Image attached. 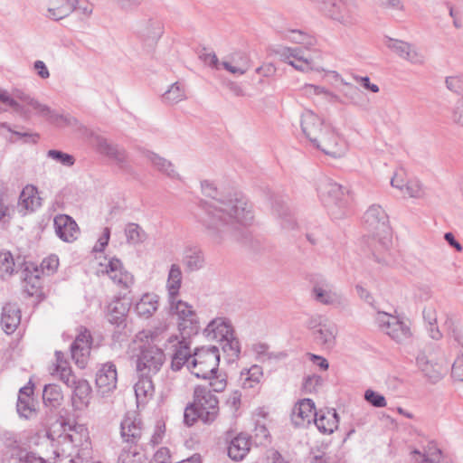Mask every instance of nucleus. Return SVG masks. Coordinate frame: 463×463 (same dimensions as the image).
<instances>
[{
	"label": "nucleus",
	"mask_w": 463,
	"mask_h": 463,
	"mask_svg": "<svg viewBox=\"0 0 463 463\" xmlns=\"http://www.w3.org/2000/svg\"><path fill=\"white\" fill-rule=\"evenodd\" d=\"M202 188L205 195L212 197L201 203L198 217L207 235L217 243L227 239H242L245 236L242 228L253 221L252 207L247 199L239 194L217 199L215 188L208 181L202 183Z\"/></svg>",
	"instance_id": "nucleus-1"
},
{
	"label": "nucleus",
	"mask_w": 463,
	"mask_h": 463,
	"mask_svg": "<svg viewBox=\"0 0 463 463\" xmlns=\"http://www.w3.org/2000/svg\"><path fill=\"white\" fill-rule=\"evenodd\" d=\"M62 443L61 460H68L69 463H89L92 458V448L90 440L89 431L82 424H64L63 434L60 436Z\"/></svg>",
	"instance_id": "nucleus-2"
},
{
	"label": "nucleus",
	"mask_w": 463,
	"mask_h": 463,
	"mask_svg": "<svg viewBox=\"0 0 463 463\" xmlns=\"http://www.w3.org/2000/svg\"><path fill=\"white\" fill-rule=\"evenodd\" d=\"M220 362L219 349L214 346L197 348L193 354L188 369L197 378L208 379L213 392H221L227 385L225 375L217 374Z\"/></svg>",
	"instance_id": "nucleus-3"
},
{
	"label": "nucleus",
	"mask_w": 463,
	"mask_h": 463,
	"mask_svg": "<svg viewBox=\"0 0 463 463\" xmlns=\"http://www.w3.org/2000/svg\"><path fill=\"white\" fill-rule=\"evenodd\" d=\"M206 386L197 385L194 390L193 402L184 412V422L193 426L197 420L204 424H212L219 415V400Z\"/></svg>",
	"instance_id": "nucleus-4"
},
{
	"label": "nucleus",
	"mask_w": 463,
	"mask_h": 463,
	"mask_svg": "<svg viewBox=\"0 0 463 463\" xmlns=\"http://www.w3.org/2000/svg\"><path fill=\"white\" fill-rule=\"evenodd\" d=\"M130 354L135 360L139 376H153L162 368L165 357L163 350L156 344L146 339L144 334H137L130 345Z\"/></svg>",
	"instance_id": "nucleus-5"
},
{
	"label": "nucleus",
	"mask_w": 463,
	"mask_h": 463,
	"mask_svg": "<svg viewBox=\"0 0 463 463\" xmlns=\"http://www.w3.org/2000/svg\"><path fill=\"white\" fill-rule=\"evenodd\" d=\"M364 223L375 241L373 248L375 260L385 263V258L380 254L387 250L392 244L389 217L385 210L379 204L371 205L364 214Z\"/></svg>",
	"instance_id": "nucleus-6"
},
{
	"label": "nucleus",
	"mask_w": 463,
	"mask_h": 463,
	"mask_svg": "<svg viewBox=\"0 0 463 463\" xmlns=\"http://www.w3.org/2000/svg\"><path fill=\"white\" fill-rule=\"evenodd\" d=\"M0 101L7 104L14 112L24 117H27L30 112L29 109H26V106H28L36 110L40 116L44 117L52 123L60 124L64 122L65 124H69L67 118L56 113L47 105L40 103L35 99L20 90L15 91L14 98H12L5 90H0Z\"/></svg>",
	"instance_id": "nucleus-7"
},
{
	"label": "nucleus",
	"mask_w": 463,
	"mask_h": 463,
	"mask_svg": "<svg viewBox=\"0 0 463 463\" xmlns=\"http://www.w3.org/2000/svg\"><path fill=\"white\" fill-rule=\"evenodd\" d=\"M317 192L321 201L333 219L340 220L347 216L348 202L344 188L328 178L320 180Z\"/></svg>",
	"instance_id": "nucleus-8"
},
{
	"label": "nucleus",
	"mask_w": 463,
	"mask_h": 463,
	"mask_svg": "<svg viewBox=\"0 0 463 463\" xmlns=\"http://www.w3.org/2000/svg\"><path fill=\"white\" fill-rule=\"evenodd\" d=\"M168 301L171 311L178 317V328L182 335L187 336L196 335L199 332L200 324L193 307L187 302L177 300V298H168Z\"/></svg>",
	"instance_id": "nucleus-9"
},
{
	"label": "nucleus",
	"mask_w": 463,
	"mask_h": 463,
	"mask_svg": "<svg viewBox=\"0 0 463 463\" xmlns=\"http://www.w3.org/2000/svg\"><path fill=\"white\" fill-rule=\"evenodd\" d=\"M375 319L379 327L398 343L405 342L411 336L410 326L397 317L379 312Z\"/></svg>",
	"instance_id": "nucleus-10"
},
{
	"label": "nucleus",
	"mask_w": 463,
	"mask_h": 463,
	"mask_svg": "<svg viewBox=\"0 0 463 463\" xmlns=\"http://www.w3.org/2000/svg\"><path fill=\"white\" fill-rule=\"evenodd\" d=\"M416 365L431 383L441 380L447 372V363L443 356L438 357L432 353H420L416 357Z\"/></svg>",
	"instance_id": "nucleus-11"
},
{
	"label": "nucleus",
	"mask_w": 463,
	"mask_h": 463,
	"mask_svg": "<svg viewBox=\"0 0 463 463\" xmlns=\"http://www.w3.org/2000/svg\"><path fill=\"white\" fill-rule=\"evenodd\" d=\"M94 145L97 151L109 159L118 168L125 172L130 170L128 155L123 147L101 136L95 137Z\"/></svg>",
	"instance_id": "nucleus-12"
},
{
	"label": "nucleus",
	"mask_w": 463,
	"mask_h": 463,
	"mask_svg": "<svg viewBox=\"0 0 463 463\" xmlns=\"http://www.w3.org/2000/svg\"><path fill=\"white\" fill-rule=\"evenodd\" d=\"M133 32L144 44L154 46L164 33V25L156 18H143L136 23Z\"/></svg>",
	"instance_id": "nucleus-13"
},
{
	"label": "nucleus",
	"mask_w": 463,
	"mask_h": 463,
	"mask_svg": "<svg viewBox=\"0 0 463 463\" xmlns=\"http://www.w3.org/2000/svg\"><path fill=\"white\" fill-rule=\"evenodd\" d=\"M312 146L327 156L341 157L345 155L346 146L342 138L329 126L326 127L323 133L317 138Z\"/></svg>",
	"instance_id": "nucleus-14"
},
{
	"label": "nucleus",
	"mask_w": 463,
	"mask_h": 463,
	"mask_svg": "<svg viewBox=\"0 0 463 463\" xmlns=\"http://www.w3.org/2000/svg\"><path fill=\"white\" fill-rule=\"evenodd\" d=\"M91 343L90 332L87 328L80 327L71 346V357L80 368H85L88 364Z\"/></svg>",
	"instance_id": "nucleus-15"
},
{
	"label": "nucleus",
	"mask_w": 463,
	"mask_h": 463,
	"mask_svg": "<svg viewBox=\"0 0 463 463\" xmlns=\"http://www.w3.org/2000/svg\"><path fill=\"white\" fill-rule=\"evenodd\" d=\"M311 296L317 303L325 306H339L343 303L342 295L335 291L332 284L326 279L314 283Z\"/></svg>",
	"instance_id": "nucleus-16"
},
{
	"label": "nucleus",
	"mask_w": 463,
	"mask_h": 463,
	"mask_svg": "<svg viewBox=\"0 0 463 463\" xmlns=\"http://www.w3.org/2000/svg\"><path fill=\"white\" fill-rule=\"evenodd\" d=\"M118 374L115 364L106 363L96 373V386L101 396H107L117 387Z\"/></svg>",
	"instance_id": "nucleus-17"
},
{
	"label": "nucleus",
	"mask_w": 463,
	"mask_h": 463,
	"mask_svg": "<svg viewBox=\"0 0 463 463\" xmlns=\"http://www.w3.org/2000/svg\"><path fill=\"white\" fill-rule=\"evenodd\" d=\"M384 44L400 58L404 59L411 63L422 64L424 62V56L409 43L387 37L384 41Z\"/></svg>",
	"instance_id": "nucleus-18"
},
{
	"label": "nucleus",
	"mask_w": 463,
	"mask_h": 463,
	"mask_svg": "<svg viewBox=\"0 0 463 463\" xmlns=\"http://www.w3.org/2000/svg\"><path fill=\"white\" fill-rule=\"evenodd\" d=\"M300 126L303 134L311 145L315 141H317V138L319 137L326 127L324 125L323 119L309 109H306L302 112Z\"/></svg>",
	"instance_id": "nucleus-19"
},
{
	"label": "nucleus",
	"mask_w": 463,
	"mask_h": 463,
	"mask_svg": "<svg viewBox=\"0 0 463 463\" xmlns=\"http://www.w3.org/2000/svg\"><path fill=\"white\" fill-rule=\"evenodd\" d=\"M273 52L298 71H305L309 67L308 58L304 56L300 48L279 45L273 49Z\"/></svg>",
	"instance_id": "nucleus-20"
},
{
	"label": "nucleus",
	"mask_w": 463,
	"mask_h": 463,
	"mask_svg": "<svg viewBox=\"0 0 463 463\" xmlns=\"http://www.w3.org/2000/svg\"><path fill=\"white\" fill-rule=\"evenodd\" d=\"M167 342L175 348L171 362L172 370L179 371L184 364L188 367L193 355L187 343L184 340L180 341L177 335L169 336Z\"/></svg>",
	"instance_id": "nucleus-21"
},
{
	"label": "nucleus",
	"mask_w": 463,
	"mask_h": 463,
	"mask_svg": "<svg viewBox=\"0 0 463 463\" xmlns=\"http://www.w3.org/2000/svg\"><path fill=\"white\" fill-rule=\"evenodd\" d=\"M57 236L66 242L75 241L80 233L76 222L69 215L59 214L53 220Z\"/></svg>",
	"instance_id": "nucleus-22"
},
{
	"label": "nucleus",
	"mask_w": 463,
	"mask_h": 463,
	"mask_svg": "<svg viewBox=\"0 0 463 463\" xmlns=\"http://www.w3.org/2000/svg\"><path fill=\"white\" fill-rule=\"evenodd\" d=\"M317 416L315 403L310 399H303L293 408L291 420L295 426H305L310 424Z\"/></svg>",
	"instance_id": "nucleus-23"
},
{
	"label": "nucleus",
	"mask_w": 463,
	"mask_h": 463,
	"mask_svg": "<svg viewBox=\"0 0 463 463\" xmlns=\"http://www.w3.org/2000/svg\"><path fill=\"white\" fill-rule=\"evenodd\" d=\"M5 443L6 446L10 448V455L5 457L2 460V463H45L42 458L21 448L16 440L8 439Z\"/></svg>",
	"instance_id": "nucleus-24"
},
{
	"label": "nucleus",
	"mask_w": 463,
	"mask_h": 463,
	"mask_svg": "<svg viewBox=\"0 0 463 463\" xmlns=\"http://www.w3.org/2000/svg\"><path fill=\"white\" fill-rule=\"evenodd\" d=\"M120 430L121 437L126 442L136 444L141 439L143 425L135 413H128L121 421Z\"/></svg>",
	"instance_id": "nucleus-25"
},
{
	"label": "nucleus",
	"mask_w": 463,
	"mask_h": 463,
	"mask_svg": "<svg viewBox=\"0 0 463 463\" xmlns=\"http://www.w3.org/2000/svg\"><path fill=\"white\" fill-rule=\"evenodd\" d=\"M234 329L230 320L225 317L213 319L205 327L204 334L207 337L222 342L233 335Z\"/></svg>",
	"instance_id": "nucleus-26"
},
{
	"label": "nucleus",
	"mask_w": 463,
	"mask_h": 463,
	"mask_svg": "<svg viewBox=\"0 0 463 463\" xmlns=\"http://www.w3.org/2000/svg\"><path fill=\"white\" fill-rule=\"evenodd\" d=\"M318 326L319 328L314 332L315 341L325 348H333L338 333L337 326L326 319L319 322Z\"/></svg>",
	"instance_id": "nucleus-27"
},
{
	"label": "nucleus",
	"mask_w": 463,
	"mask_h": 463,
	"mask_svg": "<svg viewBox=\"0 0 463 463\" xmlns=\"http://www.w3.org/2000/svg\"><path fill=\"white\" fill-rule=\"evenodd\" d=\"M251 439L248 434L240 433L229 443L228 456L234 461L242 460L250 452Z\"/></svg>",
	"instance_id": "nucleus-28"
},
{
	"label": "nucleus",
	"mask_w": 463,
	"mask_h": 463,
	"mask_svg": "<svg viewBox=\"0 0 463 463\" xmlns=\"http://www.w3.org/2000/svg\"><path fill=\"white\" fill-rule=\"evenodd\" d=\"M75 3V0H48L45 16L54 21L61 20L74 11Z\"/></svg>",
	"instance_id": "nucleus-29"
},
{
	"label": "nucleus",
	"mask_w": 463,
	"mask_h": 463,
	"mask_svg": "<svg viewBox=\"0 0 463 463\" xmlns=\"http://www.w3.org/2000/svg\"><path fill=\"white\" fill-rule=\"evenodd\" d=\"M105 271L115 284L120 285L125 288L133 283V276L124 270L122 263L118 259H111L106 265Z\"/></svg>",
	"instance_id": "nucleus-30"
},
{
	"label": "nucleus",
	"mask_w": 463,
	"mask_h": 463,
	"mask_svg": "<svg viewBox=\"0 0 463 463\" xmlns=\"http://www.w3.org/2000/svg\"><path fill=\"white\" fill-rule=\"evenodd\" d=\"M21 321V310L15 303H6L3 307L1 324L6 334L15 331Z\"/></svg>",
	"instance_id": "nucleus-31"
},
{
	"label": "nucleus",
	"mask_w": 463,
	"mask_h": 463,
	"mask_svg": "<svg viewBox=\"0 0 463 463\" xmlns=\"http://www.w3.org/2000/svg\"><path fill=\"white\" fill-rule=\"evenodd\" d=\"M42 199L38 195V190L34 185H26L19 196L18 206L24 214L27 212H34L42 205Z\"/></svg>",
	"instance_id": "nucleus-32"
},
{
	"label": "nucleus",
	"mask_w": 463,
	"mask_h": 463,
	"mask_svg": "<svg viewBox=\"0 0 463 463\" xmlns=\"http://www.w3.org/2000/svg\"><path fill=\"white\" fill-rule=\"evenodd\" d=\"M272 207L273 213L279 220L282 229L285 231H293L298 228V222L294 215L282 200L276 199Z\"/></svg>",
	"instance_id": "nucleus-33"
},
{
	"label": "nucleus",
	"mask_w": 463,
	"mask_h": 463,
	"mask_svg": "<svg viewBox=\"0 0 463 463\" xmlns=\"http://www.w3.org/2000/svg\"><path fill=\"white\" fill-rule=\"evenodd\" d=\"M32 394V386H24L19 391L16 409L19 415L25 419H30L35 414L34 402Z\"/></svg>",
	"instance_id": "nucleus-34"
},
{
	"label": "nucleus",
	"mask_w": 463,
	"mask_h": 463,
	"mask_svg": "<svg viewBox=\"0 0 463 463\" xmlns=\"http://www.w3.org/2000/svg\"><path fill=\"white\" fill-rule=\"evenodd\" d=\"M73 388L72 404L75 409L82 410L86 408L90 401L91 387L88 381L78 380Z\"/></svg>",
	"instance_id": "nucleus-35"
},
{
	"label": "nucleus",
	"mask_w": 463,
	"mask_h": 463,
	"mask_svg": "<svg viewBox=\"0 0 463 463\" xmlns=\"http://www.w3.org/2000/svg\"><path fill=\"white\" fill-rule=\"evenodd\" d=\"M146 156L152 165L163 175L173 180L181 179L180 175L171 161L152 152H149Z\"/></svg>",
	"instance_id": "nucleus-36"
},
{
	"label": "nucleus",
	"mask_w": 463,
	"mask_h": 463,
	"mask_svg": "<svg viewBox=\"0 0 463 463\" xmlns=\"http://www.w3.org/2000/svg\"><path fill=\"white\" fill-rule=\"evenodd\" d=\"M183 262L188 271H195L204 265V257L200 248L186 247L184 250Z\"/></svg>",
	"instance_id": "nucleus-37"
},
{
	"label": "nucleus",
	"mask_w": 463,
	"mask_h": 463,
	"mask_svg": "<svg viewBox=\"0 0 463 463\" xmlns=\"http://www.w3.org/2000/svg\"><path fill=\"white\" fill-rule=\"evenodd\" d=\"M449 335L462 347L452 364L451 375L455 380L463 382V334L459 328L454 327Z\"/></svg>",
	"instance_id": "nucleus-38"
},
{
	"label": "nucleus",
	"mask_w": 463,
	"mask_h": 463,
	"mask_svg": "<svg viewBox=\"0 0 463 463\" xmlns=\"http://www.w3.org/2000/svg\"><path fill=\"white\" fill-rule=\"evenodd\" d=\"M152 376H140L139 380L134 386L137 403L144 405L148 399L153 396L154 384L151 380Z\"/></svg>",
	"instance_id": "nucleus-39"
},
{
	"label": "nucleus",
	"mask_w": 463,
	"mask_h": 463,
	"mask_svg": "<svg viewBox=\"0 0 463 463\" xmlns=\"http://www.w3.org/2000/svg\"><path fill=\"white\" fill-rule=\"evenodd\" d=\"M158 307V297L155 294H145L136 304L135 310L139 317H149Z\"/></svg>",
	"instance_id": "nucleus-40"
},
{
	"label": "nucleus",
	"mask_w": 463,
	"mask_h": 463,
	"mask_svg": "<svg viewBox=\"0 0 463 463\" xmlns=\"http://www.w3.org/2000/svg\"><path fill=\"white\" fill-rule=\"evenodd\" d=\"M182 270L177 264H172L168 272L166 288L168 298H177L182 284Z\"/></svg>",
	"instance_id": "nucleus-41"
},
{
	"label": "nucleus",
	"mask_w": 463,
	"mask_h": 463,
	"mask_svg": "<svg viewBox=\"0 0 463 463\" xmlns=\"http://www.w3.org/2000/svg\"><path fill=\"white\" fill-rule=\"evenodd\" d=\"M313 421L322 433L331 434L337 429L339 420L337 413L334 411L332 413L328 411L327 415L317 413Z\"/></svg>",
	"instance_id": "nucleus-42"
},
{
	"label": "nucleus",
	"mask_w": 463,
	"mask_h": 463,
	"mask_svg": "<svg viewBox=\"0 0 463 463\" xmlns=\"http://www.w3.org/2000/svg\"><path fill=\"white\" fill-rule=\"evenodd\" d=\"M129 310L128 305L120 300L112 301L108 307L107 318L109 323L121 324Z\"/></svg>",
	"instance_id": "nucleus-43"
},
{
	"label": "nucleus",
	"mask_w": 463,
	"mask_h": 463,
	"mask_svg": "<svg viewBox=\"0 0 463 463\" xmlns=\"http://www.w3.org/2000/svg\"><path fill=\"white\" fill-rule=\"evenodd\" d=\"M43 400L46 406L52 409L58 408L63 400L61 387L54 383L46 384L43 392Z\"/></svg>",
	"instance_id": "nucleus-44"
},
{
	"label": "nucleus",
	"mask_w": 463,
	"mask_h": 463,
	"mask_svg": "<svg viewBox=\"0 0 463 463\" xmlns=\"http://www.w3.org/2000/svg\"><path fill=\"white\" fill-rule=\"evenodd\" d=\"M185 99V86L179 81L173 83L162 96V101L167 105L177 104Z\"/></svg>",
	"instance_id": "nucleus-45"
},
{
	"label": "nucleus",
	"mask_w": 463,
	"mask_h": 463,
	"mask_svg": "<svg viewBox=\"0 0 463 463\" xmlns=\"http://www.w3.org/2000/svg\"><path fill=\"white\" fill-rule=\"evenodd\" d=\"M424 321L428 324V331L430 336L434 340H439L442 336L439 327L437 326V310L436 307L430 304L427 305L422 311Z\"/></svg>",
	"instance_id": "nucleus-46"
},
{
	"label": "nucleus",
	"mask_w": 463,
	"mask_h": 463,
	"mask_svg": "<svg viewBox=\"0 0 463 463\" xmlns=\"http://www.w3.org/2000/svg\"><path fill=\"white\" fill-rule=\"evenodd\" d=\"M222 349L225 354L229 362L237 360L241 354V345L239 339L235 336V333L227 339L222 340Z\"/></svg>",
	"instance_id": "nucleus-47"
},
{
	"label": "nucleus",
	"mask_w": 463,
	"mask_h": 463,
	"mask_svg": "<svg viewBox=\"0 0 463 463\" xmlns=\"http://www.w3.org/2000/svg\"><path fill=\"white\" fill-rule=\"evenodd\" d=\"M61 352H56L57 364L55 372L58 373L59 378L62 383H64L68 387H72L78 380L72 373L71 369L66 365V363H63L61 360Z\"/></svg>",
	"instance_id": "nucleus-48"
},
{
	"label": "nucleus",
	"mask_w": 463,
	"mask_h": 463,
	"mask_svg": "<svg viewBox=\"0 0 463 463\" xmlns=\"http://www.w3.org/2000/svg\"><path fill=\"white\" fill-rule=\"evenodd\" d=\"M125 235L128 244L136 245L144 242L147 235L146 232L137 223H128L125 227Z\"/></svg>",
	"instance_id": "nucleus-49"
},
{
	"label": "nucleus",
	"mask_w": 463,
	"mask_h": 463,
	"mask_svg": "<svg viewBox=\"0 0 463 463\" xmlns=\"http://www.w3.org/2000/svg\"><path fill=\"white\" fill-rule=\"evenodd\" d=\"M262 370L258 365L251 366L246 373H241V385L244 389L253 388L260 383Z\"/></svg>",
	"instance_id": "nucleus-50"
},
{
	"label": "nucleus",
	"mask_w": 463,
	"mask_h": 463,
	"mask_svg": "<svg viewBox=\"0 0 463 463\" xmlns=\"http://www.w3.org/2000/svg\"><path fill=\"white\" fill-rule=\"evenodd\" d=\"M441 450L434 442H430L423 449L422 459L416 458L419 463H439Z\"/></svg>",
	"instance_id": "nucleus-51"
},
{
	"label": "nucleus",
	"mask_w": 463,
	"mask_h": 463,
	"mask_svg": "<svg viewBox=\"0 0 463 463\" xmlns=\"http://www.w3.org/2000/svg\"><path fill=\"white\" fill-rule=\"evenodd\" d=\"M235 64L230 61H222V65L229 72L235 75H243L249 70L250 65L246 57L241 56L240 61H232Z\"/></svg>",
	"instance_id": "nucleus-52"
},
{
	"label": "nucleus",
	"mask_w": 463,
	"mask_h": 463,
	"mask_svg": "<svg viewBox=\"0 0 463 463\" xmlns=\"http://www.w3.org/2000/svg\"><path fill=\"white\" fill-rule=\"evenodd\" d=\"M402 193L411 198H421L425 191L422 184L419 180L412 178L408 180L404 192Z\"/></svg>",
	"instance_id": "nucleus-53"
},
{
	"label": "nucleus",
	"mask_w": 463,
	"mask_h": 463,
	"mask_svg": "<svg viewBox=\"0 0 463 463\" xmlns=\"http://www.w3.org/2000/svg\"><path fill=\"white\" fill-rule=\"evenodd\" d=\"M14 259L10 252H0V278L5 279L14 271Z\"/></svg>",
	"instance_id": "nucleus-54"
},
{
	"label": "nucleus",
	"mask_w": 463,
	"mask_h": 463,
	"mask_svg": "<svg viewBox=\"0 0 463 463\" xmlns=\"http://www.w3.org/2000/svg\"><path fill=\"white\" fill-rule=\"evenodd\" d=\"M340 82L344 85V89L341 90L344 96L353 104H357L361 98V90L358 87L347 83L344 79L339 78Z\"/></svg>",
	"instance_id": "nucleus-55"
},
{
	"label": "nucleus",
	"mask_w": 463,
	"mask_h": 463,
	"mask_svg": "<svg viewBox=\"0 0 463 463\" xmlns=\"http://www.w3.org/2000/svg\"><path fill=\"white\" fill-rule=\"evenodd\" d=\"M47 156L65 166H71L75 163L71 155L60 150L51 149L47 152Z\"/></svg>",
	"instance_id": "nucleus-56"
},
{
	"label": "nucleus",
	"mask_w": 463,
	"mask_h": 463,
	"mask_svg": "<svg viewBox=\"0 0 463 463\" xmlns=\"http://www.w3.org/2000/svg\"><path fill=\"white\" fill-rule=\"evenodd\" d=\"M169 325L165 322H160L157 326H155L153 330L141 331L138 334H144L146 339L149 340L152 344H156L159 341L161 335L165 333L168 329Z\"/></svg>",
	"instance_id": "nucleus-57"
},
{
	"label": "nucleus",
	"mask_w": 463,
	"mask_h": 463,
	"mask_svg": "<svg viewBox=\"0 0 463 463\" xmlns=\"http://www.w3.org/2000/svg\"><path fill=\"white\" fill-rule=\"evenodd\" d=\"M408 180L405 170L403 168H399L394 172L391 179V185L401 192H404V187Z\"/></svg>",
	"instance_id": "nucleus-58"
},
{
	"label": "nucleus",
	"mask_w": 463,
	"mask_h": 463,
	"mask_svg": "<svg viewBox=\"0 0 463 463\" xmlns=\"http://www.w3.org/2000/svg\"><path fill=\"white\" fill-rule=\"evenodd\" d=\"M364 399L367 402L376 408H383L386 406V400L383 395L373 390H366Z\"/></svg>",
	"instance_id": "nucleus-59"
},
{
	"label": "nucleus",
	"mask_w": 463,
	"mask_h": 463,
	"mask_svg": "<svg viewBox=\"0 0 463 463\" xmlns=\"http://www.w3.org/2000/svg\"><path fill=\"white\" fill-rule=\"evenodd\" d=\"M448 90L455 93L463 91V75L449 76L445 80Z\"/></svg>",
	"instance_id": "nucleus-60"
},
{
	"label": "nucleus",
	"mask_w": 463,
	"mask_h": 463,
	"mask_svg": "<svg viewBox=\"0 0 463 463\" xmlns=\"http://www.w3.org/2000/svg\"><path fill=\"white\" fill-rule=\"evenodd\" d=\"M143 456L131 450H123L119 456L117 463H142Z\"/></svg>",
	"instance_id": "nucleus-61"
},
{
	"label": "nucleus",
	"mask_w": 463,
	"mask_h": 463,
	"mask_svg": "<svg viewBox=\"0 0 463 463\" xmlns=\"http://www.w3.org/2000/svg\"><path fill=\"white\" fill-rule=\"evenodd\" d=\"M451 119L455 124L463 127V97L455 103L452 109Z\"/></svg>",
	"instance_id": "nucleus-62"
},
{
	"label": "nucleus",
	"mask_w": 463,
	"mask_h": 463,
	"mask_svg": "<svg viewBox=\"0 0 463 463\" xmlns=\"http://www.w3.org/2000/svg\"><path fill=\"white\" fill-rule=\"evenodd\" d=\"M59 266V259L55 255H52L46 259H44L41 267L43 272H46L48 275L53 273Z\"/></svg>",
	"instance_id": "nucleus-63"
},
{
	"label": "nucleus",
	"mask_w": 463,
	"mask_h": 463,
	"mask_svg": "<svg viewBox=\"0 0 463 463\" xmlns=\"http://www.w3.org/2000/svg\"><path fill=\"white\" fill-rule=\"evenodd\" d=\"M322 383V378L318 375L307 376L303 383V389L307 392H313L317 391V388Z\"/></svg>",
	"instance_id": "nucleus-64"
}]
</instances>
